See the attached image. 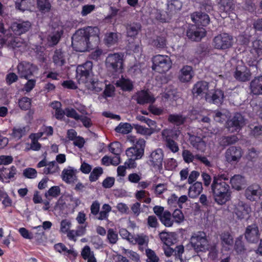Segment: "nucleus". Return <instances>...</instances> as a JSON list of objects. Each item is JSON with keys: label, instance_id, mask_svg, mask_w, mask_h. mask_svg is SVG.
<instances>
[{"label": "nucleus", "instance_id": "nucleus-1", "mask_svg": "<svg viewBox=\"0 0 262 262\" xmlns=\"http://www.w3.org/2000/svg\"><path fill=\"white\" fill-rule=\"evenodd\" d=\"M99 29L89 27L77 30L72 38V45L77 52H82L97 47L99 42Z\"/></svg>", "mask_w": 262, "mask_h": 262}, {"label": "nucleus", "instance_id": "nucleus-2", "mask_svg": "<svg viewBox=\"0 0 262 262\" xmlns=\"http://www.w3.org/2000/svg\"><path fill=\"white\" fill-rule=\"evenodd\" d=\"M211 189L215 202L219 205L225 204L231 199V190L226 182H212Z\"/></svg>", "mask_w": 262, "mask_h": 262}, {"label": "nucleus", "instance_id": "nucleus-3", "mask_svg": "<svg viewBox=\"0 0 262 262\" xmlns=\"http://www.w3.org/2000/svg\"><path fill=\"white\" fill-rule=\"evenodd\" d=\"M93 63L87 61L83 64L79 65L76 69L77 78L79 83L86 82L93 75Z\"/></svg>", "mask_w": 262, "mask_h": 262}, {"label": "nucleus", "instance_id": "nucleus-4", "mask_svg": "<svg viewBox=\"0 0 262 262\" xmlns=\"http://www.w3.org/2000/svg\"><path fill=\"white\" fill-rule=\"evenodd\" d=\"M233 37L227 33H221L214 37L212 46L216 49L226 50L232 46Z\"/></svg>", "mask_w": 262, "mask_h": 262}, {"label": "nucleus", "instance_id": "nucleus-5", "mask_svg": "<svg viewBox=\"0 0 262 262\" xmlns=\"http://www.w3.org/2000/svg\"><path fill=\"white\" fill-rule=\"evenodd\" d=\"M190 242L197 251H204L208 249V241L204 232L200 231L194 233L191 237Z\"/></svg>", "mask_w": 262, "mask_h": 262}, {"label": "nucleus", "instance_id": "nucleus-6", "mask_svg": "<svg viewBox=\"0 0 262 262\" xmlns=\"http://www.w3.org/2000/svg\"><path fill=\"white\" fill-rule=\"evenodd\" d=\"M122 57L119 53L108 54L105 61L107 67L113 72H121L123 68Z\"/></svg>", "mask_w": 262, "mask_h": 262}, {"label": "nucleus", "instance_id": "nucleus-7", "mask_svg": "<svg viewBox=\"0 0 262 262\" xmlns=\"http://www.w3.org/2000/svg\"><path fill=\"white\" fill-rule=\"evenodd\" d=\"M152 69L159 72H165L171 67V60L168 56L157 55L152 59Z\"/></svg>", "mask_w": 262, "mask_h": 262}, {"label": "nucleus", "instance_id": "nucleus-8", "mask_svg": "<svg viewBox=\"0 0 262 262\" xmlns=\"http://www.w3.org/2000/svg\"><path fill=\"white\" fill-rule=\"evenodd\" d=\"M245 124V119L239 113H236L228 119L227 122V128L231 133L239 130Z\"/></svg>", "mask_w": 262, "mask_h": 262}, {"label": "nucleus", "instance_id": "nucleus-9", "mask_svg": "<svg viewBox=\"0 0 262 262\" xmlns=\"http://www.w3.org/2000/svg\"><path fill=\"white\" fill-rule=\"evenodd\" d=\"M17 73L20 78L28 79L37 70L36 66L27 62H22L17 65Z\"/></svg>", "mask_w": 262, "mask_h": 262}, {"label": "nucleus", "instance_id": "nucleus-10", "mask_svg": "<svg viewBox=\"0 0 262 262\" xmlns=\"http://www.w3.org/2000/svg\"><path fill=\"white\" fill-rule=\"evenodd\" d=\"M208 84L203 81L196 82L193 86L192 93L194 97H200V98H204L205 100L209 99Z\"/></svg>", "mask_w": 262, "mask_h": 262}, {"label": "nucleus", "instance_id": "nucleus-11", "mask_svg": "<svg viewBox=\"0 0 262 262\" xmlns=\"http://www.w3.org/2000/svg\"><path fill=\"white\" fill-rule=\"evenodd\" d=\"M139 146H133L127 149L126 155L128 158H133L135 160L141 159L144 155L145 141L140 140L138 141Z\"/></svg>", "mask_w": 262, "mask_h": 262}, {"label": "nucleus", "instance_id": "nucleus-12", "mask_svg": "<svg viewBox=\"0 0 262 262\" xmlns=\"http://www.w3.org/2000/svg\"><path fill=\"white\" fill-rule=\"evenodd\" d=\"M245 237L249 243H257L260 238L258 226L255 224L248 226L245 230Z\"/></svg>", "mask_w": 262, "mask_h": 262}, {"label": "nucleus", "instance_id": "nucleus-13", "mask_svg": "<svg viewBox=\"0 0 262 262\" xmlns=\"http://www.w3.org/2000/svg\"><path fill=\"white\" fill-rule=\"evenodd\" d=\"M163 157V152L161 149L158 148L155 150L149 156V164L155 168L162 169Z\"/></svg>", "mask_w": 262, "mask_h": 262}, {"label": "nucleus", "instance_id": "nucleus-14", "mask_svg": "<svg viewBox=\"0 0 262 262\" xmlns=\"http://www.w3.org/2000/svg\"><path fill=\"white\" fill-rule=\"evenodd\" d=\"M245 195L247 199L251 201H256L262 195V189L257 184L251 185L246 189Z\"/></svg>", "mask_w": 262, "mask_h": 262}, {"label": "nucleus", "instance_id": "nucleus-15", "mask_svg": "<svg viewBox=\"0 0 262 262\" xmlns=\"http://www.w3.org/2000/svg\"><path fill=\"white\" fill-rule=\"evenodd\" d=\"M234 212L239 219L247 217L251 212V208L245 203L238 201L234 205Z\"/></svg>", "mask_w": 262, "mask_h": 262}, {"label": "nucleus", "instance_id": "nucleus-16", "mask_svg": "<svg viewBox=\"0 0 262 262\" xmlns=\"http://www.w3.org/2000/svg\"><path fill=\"white\" fill-rule=\"evenodd\" d=\"M243 155L241 147L236 146L230 147L226 152V158L228 162L238 161Z\"/></svg>", "mask_w": 262, "mask_h": 262}, {"label": "nucleus", "instance_id": "nucleus-17", "mask_svg": "<svg viewBox=\"0 0 262 262\" xmlns=\"http://www.w3.org/2000/svg\"><path fill=\"white\" fill-rule=\"evenodd\" d=\"M205 35V30L203 28H196L195 26H192L187 31V37L192 41H200Z\"/></svg>", "mask_w": 262, "mask_h": 262}, {"label": "nucleus", "instance_id": "nucleus-18", "mask_svg": "<svg viewBox=\"0 0 262 262\" xmlns=\"http://www.w3.org/2000/svg\"><path fill=\"white\" fill-rule=\"evenodd\" d=\"M182 4L180 0H171L167 5V9L169 11L167 16L158 18L162 21L166 22L170 19L172 15L182 8Z\"/></svg>", "mask_w": 262, "mask_h": 262}, {"label": "nucleus", "instance_id": "nucleus-19", "mask_svg": "<svg viewBox=\"0 0 262 262\" xmlns=\"http://www.w3.org/2000/svg\"><path fill=\"white\" fill-rule=\"evenodd\" d=\"M251 74L250 70L245 66H238L236 69L234 76L240 81L245 82L250 80Z\"/></svg>", "mask_w": 262, "mask_h": 262}, {"label": "nucleus", "instance_id": "nucleus-20", "mask_svg": "<svg viewBox=\"0 0 262 262\" xmlns=\"http://www.w3.org/2000/svg\"><path fill=\"white\" fill-rule=\"evenodd\" d=\"M76 172V170L69 166L62 170L61 175V178L66 183H74L77 180Z\"/></svg>", "mask_w": 262, "mask_h": 262}, {"label": "nucleus", "instance_id": "nucleus-21", "mask_svg": "<svg viewBox=\"0 0 262 262\" xmlns=\"http://www.w3.org/2000/svg\"><path fill=\"white\" fill-rule=\"evenodd\" d=\"M194 76L192 67L185 66L180 70L178 79L183 83L189 82Z\"/></svg>", "mask_w": 262, "mask_h": 262}, {"label": "nucleus", "instance_id": "nucleus-22", "mask_svg": "<svg viewBox=\"0 0 262 262\" xmlns=\"http://www.w3.org/2000/svg\"><path fill=\"white\" fill-rule=\"evenodd\" d=\"M31 27V23L29 21H18L12 24L11 29L16 34L20 35L29 31Z\"/></svg>", "mask_w": 262, "mask_h": 262}, {"label": "nucleus", "instance_id": "nucleus-23", "mask_svg": "<svg viewBox=\"0 0 262 262\" xmlns=\"http://www.w3.org/2000/svg\"><path fill=\"white\" fill-rule=\"evenodd\" d=\"M136 101L137 103L143 105L145 103H153L155 98L150 93L142 90L137 93Z\"/></svg>", "mask_w": 262, "mask_h": 262}, {"label": "nucleus", "instance_id": "nucleus-24", "mask_svg": "<svg viewBox=\"0 0 262 262\" xmlns=\"http://www.w3.org/2000/svg\"><path fill=\"white\" fill-rule=\"evenodd\" d=\"M191 18L195 24L203 26H206L210 21L208 15L202 12L193 13L191 15Z\"/></svg>", "mask_w": 262, "mask_h": 262}, {"label": "nucleus", "instance_id": "nucleus-25", "mask_svg": "<svg viewBox=\"0 0 262 262\" xmlns=\"http://www.w3.org/2000/svg\"><path fill=\"white\" fill-rule=\"evenodd\" d=\"M250 88L253 94H262V76L255 77L250 82Z\"/></svg>", "mask_w": 262, "mask_h": 262}, {"label": "nucleus", "instance_id": "nucleus-26", "mask_svg": "<svg viewBox=\"0 0 262 262\" xmlns=\"http://www.w3.org/2000/svg\"><path fill=\"white\" fill-rule=\"evenodd\" d=\"M233 188L241 190L245 187L246 182L244 178L241 175H234L230 180Z\"/></svg>", "mask_w": 262, "mask_h": 262}, {"label": "nucleus", "instance_id": "nucleus-27", "mask_svg": "<svg viewBox=\"0 0 262 262\" xmlns=\"http://www.w3.org/2000/svg\"><path fill=\"white\" fill-rule=\"evenodd\" d=\"M217 5L220 12L227 13L234 8L233 0H220Z\"/></svg>", "mask_w": 262, "mask_h": 262}, {"label": "nucleus", "instance_id": "nucleus-28", "mask_svg": "<svg viewBox=\"0 0 262 262\" xmlns=\"http://www.w3.org/2000/svg\"><path fill=\"white\" fill-rule=\"evenodd\" d=\"M115 84L117 87L120 88L124 91L130 92L134 88L133 82L129 79L123 77L117 80Z\"/></svg>", "mask_w": 262, "mask_h": 262}, {"label": "nucleus", "instance_id": "nucleus-29", "mask_svg": "<svg viewBox=\"0 0 262 262\" xmlns=\"http://www.w3.org/2000/svg\"><path fill=\"white\" fill-rule=\"evenodd\" d=\"M202 184L200 182H196L190 186L188 189V195L191 198L198 196L203 191Z\"/></svg>", "mask_w": 262, "mask_h": 262}, {"label": "nucleus", "instance_id": "nucleus-30", "mask_svg": "<svg viewBox=\"0 0 262 262\" xmlns=\"http://www.w3.org/2000/svg\"><path fill=\"white\" fill-rule=\"evenodd\" d=\"M29 130L28 126H17L14 127L12 129L11 137L16 140L20 139L25 136Z\"/></svg>", "mask_w": 262, "mask_h": 262}, {"label": "nucleus", "instance_id": "nucleus-31", "mask_svg": "<svg viewBox=\"0 0 262 262\" xmlns=\"http://www.w3.org/2000/svg\"><path fill=\"white\" fill-rule=\"evenodd\" d=\"M53 62L56 67H61L66 63L63 52L61 49H56L52 57Z\"/></svg>", "mask_w": 262, "mask_h": 262}, {"label": "nucleus", "instance_id": "nucleus-32", "mask_svg": "<svg viewBox=\"0 0 262 262\" xmlns=\"http://www.w3.org/2000/svg\"><path fill=\"white\" fill-rule=\"evenodd\" d=\"M186 117L180 114H172L168 115L167 120L169 122L177 126L183 124L186 121Z\"/></svg>", "mask_w": 262, "mask_h": 262}, {"label": "nucleus", "instance_id": "nucleus-33", "mask_svg": "<svg viewBox=\"0 0 262 262\" xmlns=\"http://www.w3.org/2000/svg\"><path fill=\"white\" fill-rule=\"evenodd\" d=\"M16 168L12 166L10 169L3 168L0 172V180L4 181V179L13 178L16 173Z\"/></svg>", "mask_w": 262, "mask_h": 262}, {"label": "nucleus", "instance_id": "nucleus-34", "mask_svg": "<svg viewBox=\"0 0 262 262\" xmlns=\"http://www.w3.org/2000/svg\"><path fill=\"white\" fill-rule=\"evenodd\" d=\"M161 223L166 227H171L174 224V220L172 219L171 212L166 210L164 213L159 218Z\"/></svg>", "mask_w": 262, "mask_h": 262}, {"label": "nucleus", "instance_id": "nucleus-35", "mask_svg": "<svg viewBox=\"0 0 262 262\" xmlns=\"http://www.w3.org/2000/svg\"><path fill=\"white\" fill-rule=\"evenodd\" d=\"M223 98V92L220 90H215L211 94V95H209V99L206 100L215 104H219L222 103Z\"/></svg>", "mask_w": 262, "mask_h": 262}, {"label": "nucleus", "instance_id": "nucleus-36", "mask_svg": "<svg viewBox=\"0 0 262 262\" xmlns=\"http://www.w3.org/2000/svg\"><path fill=\"white\" fill-rule=\"evenodd\" d=\"M84 83L85 84V86L88 89L95 92H98L101 91L102 89V83L91 78Z\"/></svg>", "mask_w": 262, "mask_h": 262}, {"label": "nucleus", "instance_id": "nucleus-37", "mask_svg": "<svg viewBox=\"0 0 262 262\" xmlns=\"http://www.w3.org/2000/svg\"><path fill=\"white\" fill-rule=\"evenodd\" d=\"M191 144L193 147L201 152H204L206 149V143L199 137L194 136L192 137Z\"/></svg>", "mask_w": 262, "mask_h": 262}, {"label": "nucleus", "instance_id": "nucleus-38", "mask_svg": "<svg viewBox=\"0 0 262 262\" xmlns=\"http://www.w3.org/2000/svg\"><path fill=\"white\" fill-rule=\"evenodd\" d=\"M141 26L139 23H133L126 26V33L128 36L134 37L141 31Z\"/></svg>", "mask_w": 262, "mask_h": 262}, {"label": "nucleus", "instance_id": "nucleus-39", "mask_svg": "<svg viewBox=\"0 0 262 262\" xmlns=\"http://www.w3.org/2000/svg\"><path fill=\"white\" fill-rule=\"evenodd\" d=\"M81 255L83 259L88 260V262H97L93 252L91 250L90 247L88 246H85L83 248Z\"/></svg>", "mask_w": 262, "mask_h": 262}, {"label": "nucleus", "instance_id": "nucleus-40", "mask_svg": "<svg viewBox=\"0 0 262 262\" xmlns=\"http://www.w3.org/2000/svg\"><path fill=\"white\" fill-rule=\"evenodd\" d=\"M33 2V0H16L15 7L18 10L25 11L30 8Z\"/></svg>", "mask_w": 262, "mask_h": 262}, {"label": "nucleus", "instance_id": "nucleus-41", "mask_svg": "<svg viewBox=\"0 0 262 262\" xmlns=\"http://www.w3.org/2000/svg\"><path fill=\"white\" fill-rule=\"evenodd\" d=\"M180 134V130L165 129L162 132L161 135L164 139H171L174 140L177 139Z\"/></svg>", "mask_w": 262, "mask_h": 262}, {"label": "nucleus", "instance_id": "nucleus-42", "mask_svg": "<svg viewBox=\"0 0 262 262\" xmlns=\"http://www.w3.org/2000/svg\"><path fill=\"white\" fill-rule=\"evenodd\" d=\"M118 40V35L116 33L110 32L105 35V43L110 47L116 44Z\"/></svg>", "mask_w": 262, "mask_h": 262}, {"label": "nucleus", "instance_id": "nucleus-43", "mask_svg": "<svg viewBox=\"0 0 262 262\" xmlns=\"http://www.w3.org/2000/svg\"><path fill=\"white\" fill-rule=\"evenodd\" d=\"M85 232V228L83 227H79L76 230H70L67 234L69 239L76 241V237L83 235Z\"/></svg>", "mask_w": 262, "mask_h": 262}, {"label": "nucleus", "instance_id": "nucleus-44", "mask_svg": "<svg viewBox=\"0 0 262 262\" xmlns=\"http://www.w3.org/2000/svg\"><path fill=\"white\" fill-rule=\"evenodd\" d=\"M60 188L59 186H54L51 187L45 194V197L48 200H50L51 198H56L60 195Z\"/></svg>", "mask_w": 262, "mask_h": 262}, {"label": "nucleus", "instance_id": "nucleus-45", "mask_svg": "<svg viewBox=\"0 0 262 262\" xmlns=\"http://www.w3.org/2000/svg\"><path fill=\"white\" fill-rule=\"evenodd\" d=\"M62 34V30H57L49 36L48 38V41L51 43L52 45H56L59 42Z\"/></svg>", "mask_w": 262, "mask_h": 262}, {"label": "nucleus", "instance_id": "nucleus-46", "mask_svg": "<svg viewBox=\"0 0 262 262\" xmlns=\"http://www.w3.org/2000/svg\"><path fill=\"white\" fill-rule=\"evenodd\" d=\"M132 129V127L131 125L128 123H121L115 128L116 132L123 134H127L131 132Z\"/></svg>", "mask_w": 262, "mask_h": 262}, {"label": "nucleus", "instance_id": "nucleus-47", "mask_svg": "<svg viewBox=\"0 0 262 262\" xmlns=\"http://www.w3.org/2000/svg\"><path fill=\"white\" fill-rule=\"evenodd\" d=\"M38 8L42 12H47L50 11L51 5L49 0H38Z\"/></svg>", "mask_w": 262, "mask_h": 262}, {"label": "nucleus", "instance_id": "nucleus-48", "mask_svg": "<svg viewBox=\"0 0 262 262\" xmlns=\"http://www.w3.org/2000/svg\"><path fill=\"white\" fill-rule=\"evenodd\" d=\"M47 166V167L43 169V173L45 174L53 173L59 170V167L55 161L50 162Z\"/></svg>", "mask_w": 262, "mask_h": 262}, {"label": "nucleus", "instance_id": "nucleus-49", "mask_svg": "<svg viewBox=\"0 0 262 262\" xmlns=\"http://www.w3.org/2000/svg\"><path fill=\"white\" fill-rule=\"evenodd\" d=\"M167 148L172 152L175 153L179 151V148L178 144L171 139H164Z\"/></svg>", "mask_w": 262, "mask_h": 262}, {"label": "nucleus", "instance_id": "nucleus-50", "mask_svg": "<svg viewBox=\"0 0 262 262\" xmlns=\"http://www.w3.org/2000/svg\"><path fill=\"white\" fill-rule=\"evenodd\" d=\"M103 173V169L101 167L95 168L91 172L89 179L91 182H95L97 180L99 177Z\"/></svg>", "mask_w": 262, "mask_h": 262}, {"label": "nucleus", "instance_id": "nucleus-51", "mask_svg": "<svg viewBox=\"0 0 262 262\" xmlns=\"http://www.w3.org/2000/svg\"><path fill=\"white\" fill-rule=\"evenodd\" d=\"M174 222L178 224L182 223L184 220V215L180 209H175L172 213Z\"/></svg>", "mask_w": 262, "mask_h": 262}, {"label": "nucleus", "instance_id": "nucleus-52", "mask_svg": "<svg viewBox=\"0 0 262 262\" xmlns=\"http://www.w3.org/2000/svg\"><path fill=\"white\" fill-rule=\"evenodd\" d=\"M18 104L21 110H28L31 107V99L26 97H23L19 100Z\"/></svg>", "mask_w": 262, "mask_h": 262}, {"label": "nucleus", "instance_id": "nucleus-53", "mask_svg": "<svg viewBox=\"0 0 262 262\" xmlns=\"http://www.w3.org/2000/svg\"><path fill=\"white\" fill-rule=\"evenodd\" d=\"M154 46L157 48H164L166 46V40L163 36H159L153 41Z\"/></svg>", "mask_w": 262, "mask_h": 262}, {"label": "nucleus", "instance_id": "nucleus-54", "mask_svg": "<svg viewBox=\"0 0 262 262\" xmlns=\"http://www.w3.org/2000/svg\"><path fill=\"white\" fill-rule=\"evenodd\" d=\"M179 96V93L174 89L167 90L163 95L165 99L172 100H176Z\"/></svg>", "mask_w": 262, "mask_h": 262}, {"label": "nucleus", "instance_id": "nucleus-55", "mask_svg": "<svg viewBox=\"0 0 262 262\" xmlns=\"http://www.w3.org/2000/svg\"><path fill=\"white\" fill-rule=\"evenodd\" d=\"M54 247L55 250L60 253L63 252L64 253L72 255H74L75 254V252L73 250H68L66 246L62 243H58L55 245Z\"/></svg>", "mask_w": 262, "mask_h": 262}, {"label": "nucleus", "instance_id": "nucleus-56", "mask_svg": "<svg viewBox=\"0 0 262 262\" xmlns=\"http://www.w3.org/2000/svg\"><path fill=\"white\" fill-rule=\"evenodd\" d=\"M221 238L223 245L230 246L233 244V238L228 232L223 233L221 235Z\"/></svg>", "mask_w": 262, "mask_h": 262}, {"label": "nucleus", "instance_id": "nucleus-57", "mask_svg": "<svg viewBox=\"0 0 262 262\" xmlns=\"http://www.w3.org/2000/svg\"><path fill=\"white\" fill-rule=\"evenodd\" d=\"M107 238L111 244H115L118 240V234L112 229L108 230Z\"/></svg>", "mask_w": 262, "mask_h": 262}, {"label": "nucleus", "instance_id": "nucleus-58", "mask_svg": "<svg viewBox=\"0 0 262 262\" xmlns=\"http://www.w3.org/2000/svg\"><path fill=\"white\" fill-rule=\"evenodd\" d=\"M182 157L184 161L187 163L192 162L195 159V155L194 156L189 150L187 149L183 151Z\"/></svg>", "mask_w": 262, "mask_h": 262}, {"label": "nucleus", "instance_id": "nucleus-59", "mask_svg": "<svg viewBox=\"0 0 262 262\" xmlns=\"http://www.w3.org/2000/svg\"><path fill=\"white\" fill-rule=\"evenodd\" d=\"M121 145L118 142L111 143L109 145V150L115 155H119L121 152Z\"/></svg>", "mask_w": 262, "mask_h": 262}, {"label": "nucleus", "instance_id": "nucleus-60", "mask_svg": "<svg viewBox=\"0 0 262 262\" xmlns=\"http://www.w3.org/2000/svg\"><path fill=\"white\" fill-rule=\"evenodd\" d=\"M147 225L150 228H157L159 224L157 217L154 215L148 216L147 219Z\"/></svg>", "mask_w": 262, "mask_h": 262}, {"label": "nucleus", "instance_id": "nucleus-61", "mask_svg": "<svg viewBox=\"0 0 262 262\" xmlns=\"http://www.w3.org/2000/svg\"><path fill=\"white\" fill-rule=\"evenodd\" d=\"M146 254L148 257L147 262H159V258L153 250L147 249L146 250Z\"/></svg>", "mask_w": 262, "mask_h": 262}, {"label": "nucleus", "instance_id": "nucleus-62", "mask_svg": "<svg viewBox=\"0 0 262 262\" xmlns=\"http://www.w3.org/2000/svg\"><path fill=\"white\" fill-rule=\"evenodd\" d=\"M23 176L28 179H34L37 176V171L34 168H28L24 170Z\"/></svg>", "mask_w": 262, "mask_h": 262}, {"label": "nucleus", "instance_id": "nucleus-63", "mask_svg": "<svg viewBox=\"0 0 262 262\" xmlns=\"http://www.w3.org/2000/svg\"><path fill=\"white\" fill-rule=\"evenodd\" d=\"M66 115L68 117L73 118L76 120H78L80 118V116L73 108H66Z\"/></svg>", "mask_w": 262, "mask_h": 262}, {"label": "nucleus", "instance_id": "nucleus-64", "mask_svg": "<svg viewBox=\"0 0 262 262\" xmlns=\"http://www.w3.org/2000/svg\"><path fill=\"white\" fill-rule=\"evenodd\" d=\"M253 50L258 55H262V41L256 40L253 42Z\"/></svg>", "mask_w": 262, "mask_h": 262}]
</instances>
